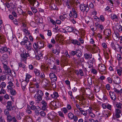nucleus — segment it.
Segmentation results:
<instances>
[{
  "label": "nucleus",
  "mask_w": 122,
  "mask_h": 122,
  "mask_svg": "<svg viewBox=\"0 0 122 122\" xmlns=\"http://www.w3.org/2000/svg\"><path fill=\"white\" fill-rule=\"evenodd\" d=\"M7 36L8 40L10 41L12 40V42L14 45L15 46H16V45H18L17 41L16 39H14V40H13V37L12 33H11L10 34H8L7 35Z\"/></svg>",
  "instance_id": "obj_1"
},
{
  "label": "nucleus",
  "mask_w": 122,
  "mask_h": 122,
  "mask_svg": "<svg viewBox=\"0 0 122 122\" xmlns=\"http://www.w3.org/2000/svg\"><path fill=\"white\" fill-rule=\"evenodd\" d=\"M11 50L7 47L6 46H3L0 49V52L1 53H7L9 54H10Z\"/></svg>",
  "instance_id": "obj_2"
},
{
  "label": "nucleus",
  "mask_w": 122,
  "mask_h": 122,
  "mask_svg": "<svg viewBox=\"0 0 122 122\" xmlns=\"http://www.w3.org/2000/svg\"><path fill=\"white\" fill-rule=\"evenodd\" d=\"M80 10L82 12L86 11V12H88L89 10V8L88 6V5H86L84 4H81L80 5Z\"/></svg>",
  "instance_id": "obj_3"
},
{
  "label": "nucleus",
  "mask_w": 122,
  "mask_h": 122,
  "mask_svg": "<svg viewBox=\"0 0 122 122\" xmlns=\"http://www.w3.org/2000/svg\"><path fill=\"white\" fill-rule=\"evenodd\" d=\"M98 69L99 72L101 73L102 72V74H105L106 72V66L103 64H101L98 65Z\"/></svg>",
  "instance_id": "obj_4"
},
{
  "label": "nucleus",
  "mask_w": 122,
  "mask_h": 122,
  "mask_svg": "<svg viewBox=\"0 0 122 122\" xmlns=\"http://www.w3.org/2000/svg\"><path fill=\"white\" fill-rule=\"evenodd\" d=\"M8 56L6 54H4L0 58V61L2 64L5 63L7 64L8 58Z\"/></svg>",
  "instance_id": "obj_5"
},
{
  "label": "nucleus",
  "mask_w": 122,
  "mask_h": 122,
  "mask_svg": "<svg viewBox=\"0 0 122 122\" xmlns=\"http://www.w3.org/2000/svg\"><path fill=\"white\" fill-rule=\"evenodd\" d=\"M43 87L46 89H48L50 86V83L49 81L46 79L44 80L42 82Z\"/></svg>",
  "instance_id": "obj_6"
},
{
  "label": "nucleus",
  "mask_w": 122,
  "mask_h": 122,
  "mask_svg": "<svg viewBox=\"0 0 122 122\" xmlns=\"http://www.w3.org/2000/svg\"><path fill=\"white\" fill-rule=\"evenodd\" d=\"M30 56V55L28 52L27 53L25 52V53H22L21 55L22 60L24 61L25 63H26V62L27 58Z\"/></svg>",
  "instance_id": "obj_7"
},
{
  "label": "nucleus",
  "mask_w": 122,
  "mask_h": 122,
  "mask_svg": "<svg viewBox=\"0 0 122 122\" xmlns=\"http://www.w3.org/2000/svg\"><path fill=\"white\" fill-rule=\"evenodd\" d=\"M6 108L9 110V111H11L13 110L14 106H12V102L11 101H8L6 103Z\"/></svg>",
  "instance_id": "obj_8"
},
{
  "label": "nucleus",
  "mask_w": 122,
  "mask_h": 122,
  "mask_svg": "<svg viewBox=\"0 0 122 122\" xmlns=\"http://www.w3.org/2000/svg\"><path fill=\"white\" fill-rule=\"evenodd\" d=\"M29 2L32 6L37 7L39 5V3L36 0H28Z\"/></svg>",
  "instance_id": "obj_9"
},
{
  "label": "nucleus",
  "mask_w": 122,
  "mask_h": 122,
  "mask_svg": "<svg viewBox=\"0 0 122 122\" xmlns=\"http://www.w3.org/2000/svg\"><path fill=\"white\" fill-rule=\"evenodd\" d=\"M121 112V111L120 109H116L114 112V116L115 117L117 118H120L121 117L120 114Z\"/></svg>",
  "instance_id": "obj_10"
},
{
  "label": "nucleus",
  "mask_w": 122,
  "mask_h": 122,
  "mask_svg": "<svg viewBox=\"0 0 122 122\" xmlns=\"http://www.w3.org/2000/svg\"><path fill=\"white\" fill-rule=\"evenodd\" d=\"M112 48L115 50L117 51L119 47V45L117 43H114L112 41L111 42V44Z\"/></svg>",
  "instance_id": "obj_11"
},
{
  "label": "nucleus",
  "mask_w": 122,
  "mask_h": 122,
  "mask_svg": "<svg viewBox=\"0 0 122 122\" xmlns=\"http://www.w3.org/2000/svg\"><path fill=\"white\" fill-rule=\"evenodd\" d=\"M102 86V84L99 82H98L97 84L94 87L95 90L96 92H98L100 90V88Z\"/></svg>",
  "instance_id": "obj_12"
},
{
  "label": "nucleus",
  "mask_w": 122,
  "mask_h": 122,
  "mask_svg": "<svg viewBox=\"0 0 122 122\" xmlns=\"http://www.w3.org/2000/svg\"><path fill=\"white\" fill-rule=\"evenodd\" d=\"M49 77L52 81H57V78L56 75L54 73H50L49 75Z\"/></svg>",
  "instance_id": "obj_13"
},
{
  "label": "nucleus",
  "mask_w": 122,
  "mask_h": 122,
  "mask_svg": "<svg viewBox=\"0 0 122 122\" xmlns=\"http://www.w3.org/2000/svg\"><path fill=\"white\" fill-rule=\"evenodd\" d=\"M51 105L56 108L59 107L60 106L58 102L54 101H52L50 103V105Z\"/></svg>",
  "instance_id": "obj_14"
},
{
  "label": "nucleus",
  "mask_w": 122,
  "mask_h": 122,
  "mask_svg": "<svg viewBox=\"0 0 122 122\" xmlns=\"http://www.w3.org/2000/svg\"><path fill=\"white\" fill-rule=\"evenodd\" d=\"M26 81H22L21 82V87L23 91H25L26 90V86L27 85V83Z\"/></svg>",
  "instance_id": "obj_15"
},
{
  "label": "nucleus",
  "mask_w": 122,
  "mask_h": 122,
  "mask_svg": "<svg viewBox=\"0 0 122 122\" xmlns=\"http://www.w3.org/2000/svg\"><path fill=\"white\" fill-rule=\"evenodd\" d=\"M6 63H4L3 64V67L4 69L6 72L8 73H10L11 71L9 67L8 66Z\"/></svg>",
  "instance_id": "obj_16"
},
{
  "label": "nucleus",
  "mask_w": 122,
  "mask_h": 122,
  "mask_svg": "<svg viewBox=\"0 0 122 122\" xmlns=\"http://www.w3.org/2000/svg\"><path fill=\"white\" fill-rule=\"evenodd\" d=\"M109 94L110 95L112 100L115 101L116 100V97L115 93L113 92H109Z\"/></svg>",
  "instance_id": "obj_17"
},
{
  "label": "nucleus",
  "mask_w": 122,
  "mask_h": 122,
  "mask_svg": "<svg viewBox=\"0 0 122 122\" xmlns=\"http://www.w3.org/2000/svg\"><path fill=\"white\" fill-rule=\"evenodd\" d=\"M25 48L28 51L31 50V44L30 42L25 44Z\"/></svg>",
  "instance_id": "obj_18"
},
{
  "label": "nucleus",
  "mask_w": 122,
  "mask_h": 122,
  "mask_svg": "<svg viewBox=\"0 0 122 122\" xmlns=\"http://www.w3.org/2000/svg\"><path fill=\"white\" fill-rule=\"evenodd\" d=\"M84 56L86 60H88L91 59L92 57V54L91 53H85L84 54Z\"/></svg>",
  "instance_id": "obj_19"
},
{
  "label": "nucleus",
  "mask_w": 122,
  "mask_h": 122,
  "mask_svg": "<svg viewBox=\"0 0 122 122\" xmlns=\"http://www.w3.org/2000/svg\"><path fill=\"white\" fill-rule=\"evenodd\" d=\"M9 85L7 86V88L8 90H11L13 89V87L14 86V83L11 81H10L8 82Z\"/></svg>",
  "instance_id": "obj_20"
},
{
  "label": "nucleus",
  "mask_w": 122,
  "mask_h": 122,
  "mask_svg": "<svg viewBox=\"0 0 122 122\" xmlns=\"http://www.w3.org/2000/svg\"><path fill=\"white\" fill-rule=\"evenodd\" d=\"M30 41H28V38L26 36H25L24 38V40L21 42V44L23 45H25L26 44L28 43Z\"/></svg>",
  "instance_id": "obj_21"
},
{
  "label": "nucleus",
  "mask_w": 122,
  "mask_h": 122,
  "mask_svg": "<svg viewBox=\"0 0 122 122\" xmlns=\"http://www.w3.org/2000/svg\"><path fill=\"white\" fill-rule=\"evenodd\" d=\"M104 34L107 36H110L111 35V31L110 29H107L103 31Z\"/></svg>",
  "instance_id": "obj_22"
},
{
  "label": "nucleus",
  "mask_w": 122,
  "mask_h": 122,
  "mask_svg": "<svg viewBox=\"0 0 122 122\" xmlns=\"http://www.w3.org/2000/svg\"><path fill=\"white\" fill-rule=\"evenodd\" d=\"M59 96L58 93L56 92H54L51 95V96L52 98L56 99Z\"/></svg>",
  "instance_id": "obj_23"
},
{
  "label": "nucleus",
  "mask_w": 122,
  "mask_h": 122,
  "mask_svg": "<svg viewBox=\"0 0 122 122\" xmlns=\"http://www.w3.org/2000/svg\"><path fill=\"white\" fill-rule=\"evenodd\" d=\"M32 77V76L28 73H26L25 75V81L27 82H29L30 79Z\"/></svg>",
  "instance_id": "obj_24"
},
{
  "label": "nucleus",
  "mask_w": 122,
  "mask_h": 122,
  "mask_svg": "<svg viewBox=\"0 0 122 122\" xmlns=\"http://www.w3.org/2000/svg\"><path fill=\"white\" fill-rule=\"evenodd\" d=\"M76 55L78 57L80 58L82 56V53L81 51L78 49H76Z\"/></svg>",
  "instance_id": "obj_25"
},
{
  "label": "nucleus",
  "mask_w": 122,
  "mask_h": 122,
  "mask_svg": "<svg viewBox=\"0 0 122 122\" xmlns=\"http://www.w3.org/2000/svg\"><path fill=\"white\" fill-rule=\"evenodd\" d=\"M50 7L52 10H58V8L54 3H52L50 5Z\"/></svg>",
  "instance_id": "obj_26"
},
{
  "label": "nucleus",
  "mask_w": 122,
  "mask_h": 122,
  "mask_svg": "<svg viewBox=\"0 0 122 122\" xmlns=\"http://www.w3.org/2000/svg\"><path fill=\"white\" fill-rule=\"evenodd\" d=\"M113 81L115 83L117 84H119L121 82V80L120 78L118 76L114 77Z\"/></svg>",
  "instance_id": "obj_27"
},
{
  "label": "nucleus",
  "mask_w": 122,
  "mask_h": 122,
  "mask_svg": "<svg viewBox=\"0 0 122 122\" xmlns=\"http://www.w3.org/2000/svg\"><path fill=\"white\" fill-rule=\"evenodd\" d=\"M19 67L16 68L15 67L14 68L15 70L16 71H17L19 69V67H22L23 68H24L25 67V66L24 64H22L21 62H19L18 63Z\"/></svg>",
  "instance_id": "obj_28"
},
{
  "label": "nucleus",
  "mask_w": 122,
  "mask_h": 122,
  "mask_svg": "<svg viewBox=\"0 0 122 122\" xmlns=\"http://www.w3.org/2000/svg\"><path fill=\"white\" fill-rule=\"evenodd\" d=\"M43 97L36 94L34 96V97L35 99H36V100L42 101Z\"/></svg>",
  "instance_id": "obj_29"
},
{
  "label": "nucleus",
  "mask_w": 122,
  "mask_h": 122,
  "mask_svg": "<svg viewBox=\"0 0 122 122\" xmlns=\"http://www.w3.org/2000/svg\"><path fill=\"white\" fill-rule=\"evenodd\" d=\"M52 51L54 54L57 55H59L60 52V50L59 49H52Z\"/></svg>",
  "instance_id": "obj_30"
},
{
  "label": "nucleus",
  "mask_w": 122,
  "mask_h": 122,
  "mask_svg": "<svg viewBox=\"0 0 122 122\" xmlns=\"http://www.w3.org/2000/svg\"><path fill=\"white\" fill-rule=\"evenodd\" d=\"M34 72L36 76H38L40 74V71L38 69L35 68L34 69Z\"/></svg>",
  "instance_id": "obj_31"
},
{
  "label": "nucleus",
  "mask_w": 122,
  "mask_h": 122,
  "mask_svg": "<svg viewBox=\"0 0 122 122\" xmlns=\"http://www.w3.org/2000/svg\"><path fill=\"white\" fill-rule=\"evenodd\" d=\"M36 94L42 97H43L44 95V93L43 91L39 89L37 90V93Z\"/></svg>",
  "instance_id": "obj_32"
},
{
  "label": "nucleus",
  "mask_w": 122,
  "mask_h": 122,
  "mask_svg": "<svg viewBox=\"0 0 122 122\" xmlns=\"http://www.w3.org/2000/svg\"><path fill=\"white\" fill-rule=\"evenodd\" d=\"M72 12L73 13V16L74 18H76L77 17V14L76 11L75 9L73 8L72 9Z\"/></svg>",
  "instance_id": "obj_33"
},
{
  "label": "nucleus",
  "mask_w": 122,
  "mask_h": 122,
  "mask_svg": "<svg viewBox=\"0 0 122 122\" xmlns=\"http://www.w3.org/2000/svg\"><path fill=\"white\" fill-rule=\"evenodd\" d=\"M71 42L74 45L76 44L77 45L80 46V45L79 42L77 40H71Z\"/></svg>",
  "instance_id": "obj_34"
},
{
  "label": "nucleus",
  "mask_w": 122,
  "mask_h": 122,
  "mask_svg": "<svg viewBox=\"0 0 122 122\" xmlns=\"http://www.w3.org/2000/svg\"><path fill=\"white\" fill-rule=\"evenodd\" d=\"M117 74L119 76H120L122 73V68L120 67L117 69Z\"/></svg>",
  "instance_id": "obj_35"
},
{
  "label": "nucleus",
  "mask_w": 122,
  "mask_h": 122,
  "mask_svg": "<svg viewBox=\"0 0 122 122\" xmlns=\"http://www.w3.org/2000/svg\"><path fill=\"white\" fill-rule=\"evenodd\" d=\"M33 46L34 49L36 50L39 49V46L38 45V42H35L33 44Z\"/></svg>",
  "instance_id": "obj_36"
},
{
  "label": "nucleus",
  "mask_w": 122,
  "mask_h": 122,
  "mask_svg": "<svg viewBox=\"0 0 122 122\" xmlns=\"http://www.w3.org/2000/svg\"><path fill=\"white\" fill-rule=\"evenodd\" d=\"M48 21L50 22L53 25H55L56 24V22L55 21L50 17H48Z\"/></svg>",
  "instance_id": "obj_37"
},
{
  "label": "nucleus",
  "mask_w": 122,
  "mask_h": 122,
  "mask_svg": "<svg viewBox=\"0 0 122 122\" xmlns=\"http://www.w3.org/2000/svg\"><path fill=\"white\" fill-rule=\"evenodd\" d=\"M29 90L30 93H34L36 92V88L34 87H30L29 88Z\"/></svg>",
  "instance_id": "obj_38"
},
{
  "label": "nucleus",
  "mask_w": 122,
  "mask_h": 122,
  "mask_svg": "<svg viewBox=\"0 0 122 122\" xmlns=\"http://www.w3.org/2000/svg\"><path fill=\"white\" fill-rule=\"evenodd\" d=\"M111 18L112 20L118 19V16L115 14H112L111 15Z\"/></svg>",
  "instance_id": "obj_39"
},
{
  "label": "nucleus",
  "mask_w": 122,
  "mask_h": 122,
  "mask_svg": "<svg viewBox=\"0 0 122 122\" xmlns=\"http://www.w3.org/2000/svg\"><path fill=\"white\" fill-rule=\"evenodd\" d=\"M0 8L2 10H5V6L4 3H2L0 4Z\"/></svg>",
  "instance_id": "obj_40"
},
{
  "label": "nucleus",
  "mask_w": 122,
  "mask_h": 122,
  "mask_svg": "<svg viewBox=\"0 0 122 122\" xmlns=\"http://www.w3.org/2000/svg\"><path fill=\"white\" fill-rule=\"evenodd\" d=\"M6 78V76L5 75H1L0 76V82L1 81H3L5 80Z\"/></svg>",
  "instance_id": "obj_41"
},
{
  "label": "nucleus",
  "mask_w": 122,
  "mask_h": 122,
  "mask_svg": "<svg viewBox=\"0 0 122 122\" xmlns=\"http://www.w3.org/2000/svg\"><path fill=\"white\" fill-rule=\"evenodd\" d=\"M74 114L71 112H69L68 114V117L71 120L73 119V117L74 116Z\"/></svg>",
  "instance_id": "obj_42"
},
{
  "label": "nucleus",
  "mask_w": 122,
  "mask_h": 122,
  "mask_svg": "<svg viewBox=\"0 0 122 122\" xmlns=\"http://www.w3.org/2000/svg\"><path fill=\"white\" fill-rule=\"evenodd\" d=\"M104 114L106 117H108L110 115V113L108 111H105L104 112Z\"/></svg>",
  "instance_id": "obj_43"
},
{
  "label": "nucleus",
  "mask_w": 122,
  "mask_h": 122,
  "mask_svg": "<svg viewBox=\"0 0 122 122\" xmlns=\"http://www.w3.org/2000/svg\"><path fill=\"white\" fill-rule=\"evenodd\" d=\"M9 111V110L7 108L5 109L4 112L5 115L7 116L10 115Z\"/></svg>",
  "instance_id": "obj_44"
},
{
  "label": "nucleus",
  "mask_w": 122,
  "mask_h": 122,
  "mask_svg": "<svg viewBox=\"0 0 122 122\" xmlns=\"http://www.w3.org/2000/svg\"><path fill=\"white\" fill-rule=\"evenodd\" d=\"M9 90L10 91V93L11 95H16V92L15 89H12Z\"/></svg>",
  "instance_id": "obj_45"
},
{
  "label": "nucleus",
  "mask_w": 122,
  "mask_h": 122,
  "mask_svg": "<svg viewBox=\"0 0 122 122\" xmlns=\"http://www.w3.org/2000/svg\"><path fill=\"white\" fill-rule=\"evenodd\" d=\"M67 31L69 32H71L73 31L74 30V28L72 27L67 26L66 28Z\"/></svg>",
  "instance_id": "obj_46"
},
{
  "label": "nucleus",
  "mask_w": 122,
  "mask_h": 122,
  "mask_svg": "<svg viewBox=\"0 0 122 122\" xmlns=\"http://www.w3.org/2000/svg\"><path fill=\"white\" fill-rule=\"evenodd\" d=\"M5 37L2 35H0V41L2 42H5Z\"/></svg>",
  "instance_id": "obj_47"
},
{
  "label": "nucleus",
  "mask_w": 122,
  "mask_h": 122,
  "mask_svg": "<svg viewBox=\"0 0 122 122\" xmlns=\"http://www.w3.org/2000/svg\"><path fill=\"white\" fill-rule=\"evenodd\" d=\"M0 86L1 88H5L6 86V84L5 82L4 81L1 82L0 84Z\"/></svg>",
  "instance_id": "obj_48"
},
{
  "label": "nucleus",
  "mask_w": 122,
  "mask_h": 122,
  "mask_svg": "<svg viewBox=\"0 0 122 122\" xmlns=\"http://www.w3.org/2000/svg\"><path fill=\"white\" fill-rule=\"evenodd\" d=\"M39 49L42 48L44 47V44L43 43L39 41Z\"/></svg>",
  "instance_id": "obj_49"
},
{
  "label": "nucleus",
  "mask_w": 122,
  "mask_h": 122,
  "mask_svg": "<svg viewBox=\"0 0 122 122\" xmlns=\"http://www.w3.org/2000/svg\"><path fill=\"white\" fill-rule=\"evenodd\" d=\"M61 110L65 114L68 112V110L66 107L62 108L61 109Z\"/></svg>",
  "instance_id": "obj_50"
},
{
  "label": "nucleus",
  "mask_w": 122,
  "mask_h": 122,
  "mask_svg": "<svg viewBox=\"0 0 122 122\" xmlns=\"http://www.w3.org/2000/svg\"><path fill=\"white\" fill-rule=\"evenodd\" d=\"M17 115L16 116V118L18 120H20L21 119V115H22L21 113H20V112H18L17 113Z\"/></svg>",
  "instance_id": "obj_51"
},
{
  "label": "nucleus",
  "mask_w": 122,
  "mask_h": 122,
  "mask_svg": "<svg viewBox=\"0 0 122 122\" xmlns=\"http://www.w3.org/2000/svg\"><path fill=\"white\" fill-rule=\"evenodd\" d=\"M90 109H88L87 110H86V112L87 113V114H88V115H89L90 114H91L92 113V108L91 107H89Z\"/></svg>",
  "instance_id": "obj_52"
},
{
  "label": "nucleus",
  "mask_w": 122,
  "mask_h": 122,
  "mask_svg": "<svg viewBox=\"0 0 122 122\" xmlns=\"http://www.w3.org/2000/svg\"><path fill=\"white\" fill-rule=\"evenodd\" d=\"M7 121L9 122H10L12 120V117L10 115L9 116H7Z\"/></svg>",
  "instance_id": "obj_53"
},
{
  "label": "nucleus",
  "mask_w": 122,
  "mask_h": 122,
  "mask_svg": "<svg viewBox=\"0 0 122 122\" xmlns=\"http://www.w3.org/2000/svg\"><path fill=\"white\" fill-rule=\"evenodd\" d=\"M93 109L95 111H97L100 110V108L98 106H93Z\"/></svg>",
  "instance_id": "obj_54"
},
{
  "label": "nucleus",
  "mask_w": 122,
  "mask_h": 122,
  "mask_svg": "<svg viewBox=\"0 0 122 122\" xmlns=\"http://www.w3.org/2000/svg\"><path fill=\"white\" fill-rule=\"evenodd\" d=\"M81 113L84 116H87V113L86 112V111H85L82 109L80 111Z\"/></svg>",
  "instance_id": "obj_55"
},
{
  "label": "nucleus",
  "mask_w": 122,
  "mask_h": 122,
  "mask_svg": "<svg viewBox=\"0 0 122 122\" xmlns=\"http://www.w3.org/2000/svg\"><path fill=\"white\" fill-rule=\"evenodd\" d=\"M23 30L25 34L26 35H29L30 33L29 31L26 29H23Z\"/></svg>",
  "instance_id": "obj_56"
},
{
  "label": "nucleus",
  "mask_w": 122,
  "mask_h": 122,
  "mask_svg": "<svg viewBox=\"0 0 122 122\" xmlns=\"http://www.w3.org/2000/svg\"><path fill=\"white\" fill-rule=\"evenodd\" d=\"M41 103L42 105L43 106H47L46 102L44 99L42 100Z\"/></svg>",
  "instance_id": "obj_57"
},
{
  "label": "nucleus",
  "mask_w": 122,
  "mask_h": 122,
  "mask_svg": "<svg viewBox=\"0 0 122 122\" xmlns=\"http://www.w3.org/2000/svg\"><path fill=\"white\" fill-rule=\"evenodd\" d=\"M40 114L41 116L43 117H44L46 115V112L42 111L40 112Z\"/></svg>",
  "instance_id": "obj_58"
},
{
  "label": "nucleus",
  "mask_w": 122,
  "mask_h": 122,
  "mask_svg": "<svg viewBox=\"0 0 122 122\" xmlns=\"http://www.w3.org/2000/svg\"><path fill=\"white\" fill-rule=\"evenodd\" d=\"M99 20H100L101 21L103 22L104 21L105 19L104 16L103 15H101L99 18Z\"/></svg>",
  "instance_id": "obj_59"
},
{
  "label": "nucleus",
  "mask_w": 122,
  "mask_h": 122,
  "mask_svg": "<svg viewBox=\"0 0 122 122\" xmlns=\"http://www.w3.org/2000/svg\"><path fill=\"white\" fill-rule=\"evenodd\" d=\"M93 51L96 52H100V50L97 47H94L93 49Z\"/></svg>",
  "instance_id": "obj_60"
},
{
  "label": "nucleus",
  "mask_w": 122,
  "mask_h": 122,
  "mask_svg": "<svg viewBox=\"0 0 122 122\" xmlns=\"http://www.w3.org/2000/svg\"><path fill=\"white\" fill-rule=\"evenodd\" d=\"M58 113L59 115L60 116L63 117V118H65L64 115L62 112L61 111H59Z\"/></svg>",
  "instance_id": "obj_61"
},
{
  "label": "nucleus",
  "mask_w": 122,
  "mask_h": 122,
  "mask_svg": "<svg viewBox=\"0 0 122 122\" xmlns=\"http://www.w3.org/2000/svg\"><path fill=\"white\" fill-rule=\"evenodd\" d=\"M70 54L72 56H74L76 54V50L75 51H71L70 52Z\"/></svg>",
  "instance_id": "obj_62"
},
{
  "label": "nucleus",
  "mask_w": 122,
  "mask_h": 122,
  "mask_svg": "<svg viewBox=\"0 0 122 122\" xmlns=\"http://www.w3.org/2000/svg\"><path fill=\"white\" fill-rule=\"evenodd\" d=\"M113 90L114 92H116V93L119 94L120 93V90H118L116 88H113Z\"/></svg>",
  "instance_id": "obj_63"
},
{
  "label": "nucleus",
  "mask_w": 122,
  "mask_h": 122,
  "mask_svg": "<svg viewBox=\"0 0 122 122\" xmlns=\"http://www.w3.org/2000/svg\"><path fill=\"white\" fill-rule=\"evenodd\" d=\"M117 51L118 52H120V53L122 54V47L119 46L118 49H117Z\"/></svg>",
  "instance_id": "obj_64"
}]
</instances>
